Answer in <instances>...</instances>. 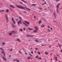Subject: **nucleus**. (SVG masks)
<instances>
[{"label": "nucleus", "instance_id": "de8ad7c7", "mask_svg": "<svg viewBox=\"0 0 62 62\" xmlns=\"http://www.w3.org/2000/svg\"><path fill=\"white\" fill-rule=\"evenodd\" d=\"M47 27H48V28H50V27H49V26H47Z\"/></svg>", "mask_w": 62, "mask_h": 62}, {"label": "nucleus", "instance_id": "c756f323", "mask_svg": "<svg viewBox=\"0 0 62 62\" xmlns=\"http://www.w3.org/2000/svg\"><path fill=\"white\" fill-rule=\"evenodd\" d=\"M22 1H23V2H25V3H26V2L23 0H21Z\"/></svg>", "mask_w": 62, "mask_h": 62}, {"label": "nucleus", "instance_id": "c9c22d12", "mask_svg": "<svg viewBox=\"0 0 62 62\" xmlns=\"http://www.w3.org/2000/svg\"><path fill=\"white\" fill-rule=\"evenodd\" d=\"M38 59H41H41H42L41 58H40V57L39 58H38Z\"/></svg>", "mask_w": 62, "mask_h": 62}, {"label": "nucleus", "instance_id": "8fccbe9b", "mask_svg": "<svg viewBox=\"0 0 62 62\" xmlns=\"http://www.w3.org/2000/svg\"><path fill=\"white\" fill-rule=\"evenodd\" d=\"M23 29L24 30H25V28H24Z\"/></svg>", "mask_w": 62, "mask_h": 62}, {"label": "nucleus", "instance_id": "79ce46f5", "mask_svg": "<svg viewBox=\"0 0 62 62\" xmlns=\"http://www.w3.org/2000/svg\"><path fill=\"white\" fill-rule=\"evenodd\" d=\"M32 6H36L34 4H33L32 5Z\"/></svg>", "mask_w": 62, "mask_h": 62}, {"label": "nucleus", "instance_id": "f03ea898", "mask_svg": "<svg viewBox=\"0 0 62 62\" xmlns=\"http://www.w3.org/2000/svg\"><path fill=\"white\" fill-rule=\"evenodd\" d=\"M5 18L6 19L7 23H8V15L6 14L5 15Z\"/></svg>", "mask_w": 62, "mask_h": 62}, {"label": "nucleus", "instance_id": "473e14b6", "mask_svg": "<svg viewBox=\"0 0 62 62\" xmlns=\"http://www.w3.org/2000/svg\"><path fill=\"white\" fill-rule=\"evenodd\" d=\"M59 47H60V48L61 47V46H62V45H59Z\"/></svg>", "mask_w": 62, "mask_h": 62}, {"label": "nucleus", "instance_id": "5701e85b", "mask_svg": "<svg viewBox=\"0 0 62 62\" xmlns=\"http://www.w3.org/2000/svg\"><path fill=\"white\" fill-rule=\"evenodd\" d=\"M39 24H40L41 23V21H40L39 22Z\"/></svg>", "mask_w": 62, "mask_h": 62}, {"label": "nucleus", "instance_id": "052dcab7", "mask_svg": "<svg viewBox=\"0 0 62 62\" xmlns=\"http://www.w3.org/2000/svg\"><path fill=\"white\" fill-rule=\"evenodd\" d=\"M18 19H17L16 21H18Z\"/></svg>", "mask_w": 62, "mask_h": 62}, {"label": "nucleus", "instance_id": "a18cd8bd", "mask_svg": "<svg viewBox=\"0 0 62 62\" xmlns=\"http://www.w3.org/2000/svg\"><path fill=\"white\" fill-rule=\"evenodd\" d=\"M42 46H44V45L42 44Z\"/></svg>", "mask_w": 62, "mask_h": 62}, {"label": "nucleus", "instance_id": "20e7f679", "mask_svg": "<svg viewBox=\"0 0 62 62\" xmlns=\"http://www.w3.org/2000/svg\"><path fill=\"white\" fill-rule=\"evenodd\" d=\"M15 32V31H12V32L9 33L8 34V35H10V36H12V34H14V33Z\"/></svg>", "mask_w": 62, "mask_h": 62}, {"label": "nucleus", "instance_id": "6e6552de", "mask_svg": "<svg viewBox=\"0 0 62 62\" xmlns=\"http://www.w3.org/2000/svg\"><path fill=\"white\" fill-rule=\"evenodd\" d=\"M2 58L3 59V60H5V61H7V59H6V58L4 57H3Z\"/></svg>", "mask_w": 62, "mask_h": 62}, {"label": "nucleus", "instance_id": "864d4df0", "mask_svg": "<svg viewBox=\"0 0 62 62\" xmlns=\"http://www.w3.org/2000/svg\"><path fill=\"white\" fill-rule=\"evenodd\" d=\"M57 55V56H59V55Z\"/></svg>", "mask_w": 62, "mask_h": 62}, {"label": "nucleus", "instance_id": "5fc2aeb1", "mask_svg": "<svg viewBox=\"0 0 62 62\" xmlns=\"http://www.w3.org/2000/svg\"><path fill=\"white\" fill-rule=\"evenodd\" d=\"M57 1H59V0H56Z\"/></svg>", "mask_w": 62, "mask_h": 62}, {"label": "nucleus", "instance_id": "ddd939ff", "mask_svg": "<svg viewBox=\"0 0 62 62\" xmlns=\"http://www.w3.org/2000/svg\"><path fill=\"white\" fill-rule=\"evenodd\" d=\"M54 15L55 18L56 17V14H55V12H54Z\"/></svg>", "mask_w": 62, "mask_h": 62}, {"label": "nucleus", "instance_id": "72a5a7b5", "mask_svg": "<svg viewBox=\"0 0 62 62\" xmlns=\"http://www.w3.org/2000/svg\"><path fill=\"white\" fill-rule=\"evenodd\" d=\"M26 8L27 9H28L29 10H30V9H29V8Z\"/></svg>", "mask_w": 62, "mask_h": 62}, {"label": "nucleus", "instance_id": "c85d7f7f", "mask_svg": "<svg viewBox=\"0 0 62 62\" xmlns=\"http://www.w3.org/2000/svg\"><path fill=\"white\" fill-rule=\"evenodd\" d=\"M12 50H13V49H12V48L11 49V50H10V51L11 52L12 51Z\"/></svg>", "mask_w": 62, "mask_h": 62}, {"label": "nucleus", "instance_id": "6e6d98bb", "mask_svg": "<svg viewBox=\"0 0 62 62\" xmlns=\"http://www.w3.org/2000/svg\"><path fill=\"white\" fill-rule=\"evenodd\" d=\"M20 3H21V4H23V3H22V2H20Z\"/></svg>", "mask_w": 62, "mask_h": 62}, {"label": "nucleus", "instance_id": "49530a36", "mask_svg": "<svg viewBox=\"0 0 62 62\" xmlns=\"http://www.w3.org/2000/svg\"><path fill=\"white\" fill-rule=\"evenodd\" d=\"M36 42H38V41L37 40H36Z\"/></svg>", "mask_w": 62, "mask_h": 62}, {"label": "nucleus", "instance_id": "b1692460", "mask_svg": "<svg viewBox=\"0 0 62 62\" xmlns=\"http://www.w3.org/2000/svg\"><path fill=\"white\" fill-rule=\"evenodd\" d=\"M2 43L3 45H5V44H6V43H4V42H2Z\"/></svg>", "mask_w": 62, "mask_h": 62}, {"label": "nucleus", "instance_id": "13d9d810", "mask_svg": "<svg viewBox=\"0 0 62 62\" xmlns=\"http://www.w3.org/2000/svg\"><path fill=\"white\" fill-rule=\"evenodd\" d=\"M12 16H13V14H12Z\"/></svg>", "mask_w": 62, "mask_h": 62}, {"label": "nucleus", "instance_id": "ea45409f", "mask_svg": "<svg viewBox=\"0 0 62 62\" xmlns=\"http://www.w3.org/2000/svg\"><path fill=\"white\" fill-rule=\"evenodd\" d=\"M31 53L32 54H33V51H32L31 52Z\"/></svg>", "mask_w": 62, "mask_h": 62}, {"label": "nucleus", "instance_id": "7ed1b4c3", "mask_svg": "<svg viewBox=\"0 0 62 62\" xmlns=\"http://www.w3.org/2000/svg\"><path fill=\"white\" fill-rule=\"evenodd\" d=\"M60 5V3H59L58 4V5L57 6V9H56V10L58 13L59 12V10H58V8H59V5Z\"/></svg>", "mask_w": 62, "mask_h": 62}, {"label": "nucleus", "instance_id": "58836bf2", "mask_svg": "<svg viewBox=\"0 0 62 62\" xmlns=\"http://www.w3.org/2000/svg\"><path fill=\"white\" fill-rule=\"evenodd\" d=\"M35 50H38V49L37 48H35Z\"/></svg>", "mask_w": 62, "mask_h": 62}, {"label": "nucleus", "instance_id": "f3484780", "mask_svg": "<svg viewBox=\"0 0 62 62\" xmlns=\"http://www.w3.org/2000/svg\"><path fill=\"white\" fill-rule=\"evenodd\" d=\"M10 7H12V8H15V7L13 5H10Z\"/></svg>", "mask_w": 62, "mask_h": 62}, {"label": "nucleus", "instance_id": "69168bd1", "mask_svg": "<svg viewBox=\"0 0 62 62\" xmlns=\"http://www.w3.org/2000/svg\"><path fill=\"white\" fill-rule=\"evenodd\" d=\"M51 61H52V59H51Z\"/></svg>", "mask_w": 62, "mask_h": 62}, {"label": "nucleus", "instance_id": "9d476101", "mask_svg": "<svg viewBox=\"0 0 62 62\" xmlns=\"http://www.w3.org/2000/svg\"><path fill=\"white\" fill-rule=\"evenodd\" d=\"M23 23L24 24H25V25L26 26H28H28H29L27 24H26L25 23Z\"/></svg>", "mask_w": 62, "mask_h": 62}, {"label": "nucleus", "instance_id": "423d86ee", "mask_svg": "<svg viewBox=\"0 0 62 62\" xmlns=\"http://www.w3.org/2000/svg\"><path fill=\"white\" fill-rule=\"evenodd\" d=\"M18 24H20V23L22 24V22H21V20H19L17 23Z\"/></svg>", "mask_w": 62, "mask_h": 62}, {"label": "nucleus", "instance_id": "a211bd4d", "mask_svg": "<svg viewBox=\"0 0 62 62\" xmlns=\"http://www.w3.org/2000/svg\"><path fill=\"white\" fill-rule=\"evenodd\" d=\"M41 26V27H44L45 26H44V25H42Z\"/></svg>", "mask_w": 62, "mask_h": 62}, {"label": "nucleus", "instance_id": "4d7b16f0", "mask_svg": "<svg viewBox=\"0 0 62 62\" xmlns=\"http://www.w3.org/2000/svg\"><path fill=\"white\" fill-rule=\"evenodd\" d=\"M34 18H36V16H34Z\"/></svg>", "mask_w": 62, "mask_h": 62}, {"label": "nucleus", "instance_id": "39448f33", "mask_svg": "<svg viewBox=\"0 0 62 62\" xmlns=\"http://www.w3.org/2000/svg\"><path fill=\"white\" fill-rule=\"evenodd\" d=\"M12 21H13V23H14V24H15L16 23H15V21H14V18H12Z\"/></svg>", "mask_w": 62, "mask_h": 62}, {"label": "nucleus", "instance_id": "e433bc0d", "mask_svg": "<svg viewBox=\"0 0 62 62\" xmlns=\"http://www.w3.org/2000/svg\"><path fill=\"white\" fill-rule=\"evenodd\" d=\"M28 59H30V57H28Z\"/></svg>", "mask_w": 62, "mask_h": 62}, {"label": "nucleus", "instance_id": "c03bdc74", "mask_svg": "<svg viewBox=\"0 0 62 62\" xmlns=\"http://www.w3.org/2000/svg\"><path fill=\"white\" fill-rule=\"evenodd\" d=\"M50 29L51 30H53V29L52 28H51Z\"/></svg>", "mask_w": 62, "mask_h": 62}, {"label": "nucleus", "instance_id": "a878e982", "mask_svg": "<svg viewBox=\"0 0 62 62\" xmlns=\"http://www.w3.org/2000/svg\"><path fill=\"white\" fill-rule=\"evenodd\" d=\"M35 28L36 29V30H38V27H35Z\"/></svg>", "mask_w": 62, "mask_h": 62}, {"label": "nucleus", "instance_id": "0e129e2a", "mask_svg": "<svg viewBox=\"0 0 62 62\" xmlns=\"http://www.w3.org/2000/svg\"><path fill=\"white\" fill-rule=\"evenodd\" d=\"M52 54H50V55H52Z\"/></svg>", "mask_w": 62, "mask_h": 62}, {"label": "nucleus", "instance_id": "6ab92c4d", "mask_svg": "<svg viewBox=\"0 0 62 62\" xmlns=\"http://www.w3.org/2000/svg\"><path fill=\"white\" fill-rule=\"evenodd\" d=\"M19 18L21 20V21H23V19H22V18L21 17H19Z\"/></svg>", "mask_w": 62, "mask_h": 62}, {"label": "nucleus", "instance_id": "393cba45", "mask_svg": "<svg viewBox=\"0 0 62 62\" xmlns=\"http://www.w3.org/2000/svg\"><path fill=\"white\" fill-rule=\"evenodd\" d=\"M55 59H56V61H58V60H57V57H55Z\"/></svg>", "mask_w": 62, "mask_h": 62}, {"label": "nucleus", "instance_id": "f257e3e1", "mask_svg": "<svg viewBox=\"0 0 62 62\" xmlns=\"http://www.w3.org/2000/svg\"><path fill=\"white\" fill-rule=\"evenodd\" d=\"M16 6L17 7V8H22V9H25V8H24L23 6H20L16 5Z\"/></svg>", "mask_w": 62, "mask_h": 62}, {"label": "nucleus", "instance_id": "680f3d73", "mask_svg": "<svg viewBox=\"0 0 62 62\" xmlns=\"http://www.w3.org/2000/svg\"><path fill=\"white\" fill-rule=\"evenodd\" d=\"M19 53H21V52L19 51Z\"/></svg>", "mask_w": 62, "mask_h": 62}, {"label": "nucleus", "instance_id": "603ef678", "mask_svg": "<svg viewBox=\"0 0 62 62\" xmlns=\"http://www.w3.org/2000/svg\"><path fill=\"white\" fill-rule=\"evenodd\" d=\"M39 9H42V8H39Z\"/></svg>", "mask_w": 62, "mask_h": 62}, {"label": "nucleus", "instance_id": "4468645a", "mask_svg": "<svg viewBox=\"0 0 62 62\" xmlns=\"http://www.w3.org/2000/svg\"><path fill=\"white\" fill-rule=\"evenodd\" d=\"M27 37H33V35H27Z\"/></svg>", "mask_w": 62, "mask_h": 62}, {"label": "nucleus", "instance_id": "1a4fd4ad", "mask_svg": "<svg viewBox=\"0 0 62 62\" xmlns=\"http://www.w3.org/2000/svg\"><path fill=\"white\" fill-rule=\"evenodd\" d=\"M5 10H3L0 11V12H5Z\"/></svg>", "mask_w": 62, "mask_h": 62}, {"label": "nucleus", "instance_id": "bb28decb", "mask_svg": "<svg viewBox=\"0 0 62 62\" xmlns=\"http://www.w3.org/2000/svg\"><path fill=\"white\" fill-rule=\"evenodd\" d=\"M47 30L48 32H51V30H49V29H47Z\"/></svg>", "mask_w": 62, "mask_h": 62}, {"label": "nucleus", "instance_id": "e2e57ef3", "mask_svg": "<svg viewBox=\"0 0 62 62\" xmlns=\"http://www.w3.org/2000/svg\"><path fill=\"white\" fill-rule=\"evenodd\" d=\"M25 54H27L26 53H25Z\"/></svg>", "mask_w": 62, "mask_h": 62}, {"label": "nucleus", "instance_id": "cd10ccee", "mask_svg": "<svg viewBox=\"0 0 62 62\" xmlns=\"http://www.w3.org/2000/svg\"><path fill=\"white\" fill-rule=\"evenodd\" d=\"M0 50H1L3 51V48H2V47L0 48Z\"/></svg>", "mask_w": 62, "mask_h": 62}, {"label": "nucleus", "instance_id": "3c124183", "mask_svg": "<svg viewBox=\"0 0 62 62\" xmlns=\"http://www.w3.org/2000/svg\"><path fill=\"white\" fill-rule=\"evenodd\" d=\"M29 54L30 55H31V56H32V55H31V54H30V53H29Z\"/></svg>", "mask_w": 62, "mask_h": 62}, {"label": "nucleus", "instance_id": "f8f14e48", "mask_svg": "<svg viewBox=\"0 0 62 62\" xmlns=\"http://www.w3.org/2000/svg\"><path fill=\"white\" fill-rule=\"evenodd\" d=\"M28 29L29 30H33V29H32V28H28Z\"/></svg>", "mask_w": 62, "mask_h": 62}, {"label": "nucleus", "instance_id": "dca6fc26", "mask_svg": "<svg viewBox=\"0 0 62 62\" xmlns=\"http://www.w3.org/2000/svg\"><path fill=\"white\" fill-rule=\"evenodd\" d=\"M2 54H4V56H5V52H4V51H2Z\"/></svg>", "mask_w": 62, "mask_h": 62}, {"label": "nucleus", "instance_id": "4c0bfd02", "mask_svg": "<svg viewBox=\"0 0 62 62\" xmlns=\"http://www.w3.org/2000/svg\"><path fill=\"white\" fill-rule=\"evenodd\" d=\"M38 58V56H37L36 57V58Z\"/></svg>", "mask_w": 62, "mask_h": 62}, {"label": "nucleus", "instance_id": "4be33fe9", "mask_svg": "<svg viewBox=\"0 0 62 62\" xmlns=\"http://www.w3.org/2000/svg\"><path fill=\"white\" fill-rule=\"evenodd\" d=\"M6 11L8 13V12H9V9H7Z\"/></svg>", "mask_w": 62, "mask_h": 62}, {"label": "nucleus", "instance_id": "2eb2a0df", "mask_svg": "<svg viewBox=\"0 0 62 62\" xmlns=\"http://www.w3.org/2000/svg\"><path fill=\"white\" fill-rule=\"evenodd\" d=\"M45 54H48L49 53H48V52H45Z\"/></svg>", "mask_w": 62, "mask_h": 62}, {"label": "nucleus", "instance_id": "a19ab883", "mask_svg": "<svg viewBox=\"0 0 62 62\" xmlns=\"http://www.w3.org/2000/svg\"><path fill=\"white\" fill-rule=\"evenodd\" d=\"M38 54H40V53L39 52H38Z\"/></svg>", "mask_w": 62, "mask_h": 62}, {"label": "nucleus", "instance_id": "774afa93", "mask_svg": "<svg viewBox=\"0 0 62 62\" xmlns=\"http://www.w3.org/2000/svg\"><path fill=\"white\" fill-rule=\"evenodd\" d=\"M10 56H11L10 55L9 56V57H10Z\"/></svg>", "mask_w": 62, "mask_h": 62}, {"label": "nucleus", "instance_id": "37998d69", "mask_svg": "<svg viewBox=\"0 0 62 62\" xmlns=\"http://www.w3.org/2000/svg\"><path fill=\"white\" fill-rule=\"evenodd\" d=\"M10 9L12 11V9L11 8H10Z\"/></svg>", "mask_w": 62, "mask_h": 62}, {"label": "nucleus", "instance_id": "bf43d9fd", "mask_svg": "<svg viewBox=\"0 0 62 62\" xmlns=\"http://www.w3.org/2000/svg\"><path fill=\"white\" fill-rule=\"evenodd\" d=\"M51 46H49V47H51Z\"/></svg>", "mask_w": 62, "mask_h": 62}, {"label": "nucleus", "instance_id": "338daca9", "mask_svg": "<svg viewBox=\"0 0 62 62\" xmlns=\"http://www.w3.org/2000/svg\"><path fill=\"white\" fill-rule=\"evenodd\" d=\"M24 12L26 13V12H25V11H24Z\"/></svg>", "mask_w": 62, "mask_h": 62}, {"label": "nucleus", "instance_id": "09e8293b", "mask_svg": "<svg viewBox=\"0 0 62 62\" xmlns=\"http://www.w3.org/2000/svg\"><path fill=\"white\" fill-rule=\"evenodd\" d=\"M17 60H15V59H14V61H17Z\"/></svg>", "mask_w": 62, "mask_h": 62}, {"label": "nucleus", "instance_id": "9b49d317", "mask_svg": "<svg viewBox=\"0 0 62 62\" xmlns=\"http://www.w3.org/2000/svg\"><path fill=\"white\" fill-rule=\"evenodd\" d=\"M17 40L18 41H19V42H21V40H20V39H17Z\"/></svg>", "mask_w": 62, "mask_h": 62}, {"label": "nucleus", "instance_id": "412c9836", "mask_svg": "<svg viewBox=\"0 0 62 62\" xmlns=\"http://www.w3.org/2000/svg\"><path fill=\"white\" fill-rule=\"evenodd\" d=\"M12 25H13V28L14 27H16L15 26H14V24H12Z\"/></svg>", "mask_w": 62, "mask_h": 62}, {"label": "nucleus", "instance_id": "7c9ffc66", "mask_svg": "<svg viewBox=\"0 0 62 62\" xmlns=\"http://www.w3.org/2000/svg\"><path fill=\"white\" fill-rule=\"evenodd\" d=\"M16 61H16L17 62H20V61L18 60H16Z\"/></svg>", "mask_w": 62, "mask_h": 62}, {"label": "nucleus", "instance_id": "aec40b11", "mask_svg": "<svg viewBox=\"0 0 62 62\" xmlns=\"http://www.w3.org/2000/svg\"><path fill=\"white\" fill-rule=\"evenodd\" d=\"M37 30H36L34 31V32H35V33H36V32H37Z\"/></svg>", "mask_w": 62, "mask_h": 62}, {"label": "nucleus", "instance_id": "2f4dec72", "mask_svg": "<svg viewBox=\"0 0 62 62\" xmlns=\"http://www.w3.org/2000/svg\"><path fill=\"white\" fill-rule=\"evenodd\" d=\"M20 31H21V32H22L23 31V29H20Z\"/></svg>", "mask_w": 62, "mask_h": 62}, {"label": "nucleus", "instance_id": "f704fd0d", "mask_svg": "<svg viewBox=\"0 0 62 62\" xmlns=\"http://www.w3.org/2000/svg\"><path fill=\"white\" fill-rule=\"evenodd\" d=\"M45 4H46V2H45V3H43L42 4V5H45Z\"/></svg>", "mask_w": 62, "mask_h": 62}, {"label": "nucleus", "instance_id": "0eeeda50", "mask_svg": "<svg viewBox=\"0 0 62 62\" xmlns=\"http://www.w3.org/2000/svg\"><path fill=\"white\" fill-rule=\"evenodd\" d=\"M25 22L28 24L29 25V24H30V23H29V22H28V21H25Z\"/></svg>", "mask_w": 62, "mask_h": 62}]
</instances>
